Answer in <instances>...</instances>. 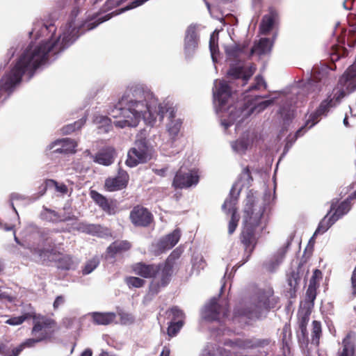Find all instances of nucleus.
Wrapping results in <instances>:
<instances>
[{
  "label": "nucleus",
  "mask_w": 356,
  "mask_h": 356,
  "mask_svg": "<svg viewBox=\"0 0 356 356\" xmlns=\"http://www.w3.org/2000/svg\"><path fill=\"white\" fill-rule=\"evenodd\" d=\"M170 111V118L175 116L174 109L167 104H159L157 99L149 91L144 90L139 86L129 87L122 98L109 112L113 118H122L115 120V127H136L140 119L143 118L147 124L153 126L159 117V120H163L166 113ZM180 120H172L168 127L170 134L177 135L181 127Z\"/></svg>",
  "instance_id": "obj_1"
},
{
  "label": "nucleus",
  "mask_w": 356,
  "mask_h": 356,
  "mask_svg": "<svg viewBox=\"0 0 356 356\" xmlns=\"http://www.w3.org/2000/svg\"><path fill=\"white\" fill-rule=\"evenodd\" d=\"M68 30L63 31L62 35L55 37L56 28L54 24L49 26L38 23L34 25L31 34L35 33V38L47 37V40H42L38 46L33 47L30 44L20 56L24 58L26 63L34 72L41 65L48 60V54L52 52L56 54L67 48L74 41V30L71 24L67 25Z\"/></svg>",
  "instance_id": "obj_2"
},
{
  "label": "nucleus",
  "mask_w": 356,
  "mask_h": 356,
  "mask_svg": "<svg viewBox=\"0 0 356 356\" xmlns=\"http://www.w3.org/2000/svg\"><path fill=\"white\" fill-rule=\"evenodd\" d=\"M182 250L179 248L175 249L163 263L147 264L136 262L131 266V272L142 278H154L149 283L148 293L157 295L161 289L166 287L171 282L174 267L180 258Z\"/></svg>",
  "instance_id": "obj_3"
},
{
  "label": "nucleus",
  "mask_w": 356,
  "mask_h": 356,
  "mask_svg": "<svg viewBox=\"0 0 356 356\" xmlns=\"http://www.w3.org/2000/svg\"><path fill=\"white\" fill-rule=\"evenodd\" d=\"M266 210L264 204H259L253 195H248L243 211V225L259 229L261 232L268 222Z\"/></svg>",
  "instance_id": "obj_4"
},
{
  "label": "nucleus",
  "mask_w": 356,
  "mask_h": 356,
  "mask_svg": "<svg viewBox=\"0 0 356 356\" xmlns=\"http://www.w3.org/2000/svg\"><path fill=\"white\" fill-rule=\"evenodd\" d=\"M25 73H28L30 78L34 74V72L24 60V58L20 56L10 71L6 73L0 80V98L5 92L10 95L13 92L15 86L21 83L22 76Z\"/></svg>",
  "instance_id": "obj_5"
},
{
  "label": "nucleus",
  "mask_w": 356,
  "mask_h": 356,
  "mask_svg": "<svg viewBox=\"0 0 356 356\" xmlns=\"http://www.w3.org/2000/svg\"><path fill=\"white\" fill-rule=\"evenodd\" d=\"M201 172L199 168L188 169L181 166L175 172L172 181L175 190H187L195 187L200 182Z\"/></svg>",
  "instance_id": "obj_6"
},
{
  "label": "nucleus",
  "mask_w": 356,
  "mask_h": 356,
  "mask_svg": "<svg viewBox=\"0 0 356 356\" xmlns=\"http://www.w3.org/2000/svg\"><path fill=\"white\" fill-rule=\"evenodd\" d=\"M229 308L226 301L218 302L216 298H211L202 311V318L210 322L221 321L229 315Z\"/></svg>",
  "instance_id": "obj_7"
},
{
  "label": "nucleus",
  "mask_w": 356,
  "mask_h": 356,
  "mask_svg": "<svg viewBox=\"0 0 356 356\" xmlns=\"http://www.w3.org/2000/svg\"><path fill=\"white\" fill-rule=\"evenodd\" d=\"M259 238L257 234V229L243 225V228L238 236V239L240 243L244 248V254L245 257L236 264L238 267L243 266L250 259L258 243Z\"/></svg>",
  "instance_id": "obj_8"
},
{
  "label": "nucleus",
  "mask_w": 356,
  "mask_h": 356,
  "mask_svg": "<svg viewBox=\"0 0 356 356\" xmlns=\"http://www.w3.org/2000/svg\"><path fill=\"white\" fill-rule=\"evenodd\" d=\"M31 318L33 321V326L31 330L32 335H38L40 337L45 335V340L50 339L56 327V321L47 316L36 314L35 312H31Z\"/></svg>",
  "instance_id": "obj_9"
},
{
  "label": "nucleus",
  "mask_w": 356,
  "mask_h": 356,
  "mask_svg": "<svg viewBox=\"0 0 356 356\" xmlns=\"http://www.w3.org/2000/svg\"><path fill=\"white\" fill-rule=\"evenodd\" d=\"M278 303L279 298L275 296L273 291L262 292L259 294L257 302L254 305V308L244 314L249 317H250V316H257L262 310L274 309Z\"/></svg>",
  "instance_id": "obj_10"
},
{
  "label": "nucleus",
  "mask_w": 356,
  "mask_h": 356,
  "mask_svg": "<svg viewBox=\"0 0 356 356\" xmlns=\"http://www.w3.org/2000/svg\"><path fill=\"white\" fill-rule=\"evenodd\" d=\"M270 343L268 339L252 338H237L235 339H229L225 344L232 348H238L242 350L257 349L264 348Z\"/></svg>",
  "instance_id": "obj_11"
},
{
  "label": "nucleus",
  "mask_w": 356,
  "mask_h": 356,
  "mask_svg": "<svg viewBox=\"0 0 356 356\" xmlns=\"http://www.w3.org/2000/svg\"><path fill=\"white\" fill-rule=\"evenodd\" d=\"M129 218L136 227H147L154 222L153 214L141 205L135 206L130 212Z\"/></svg>",
  "instance_id": "obj_12"
},
{
  "label": "nucleus",
  "mask_w": 356,
  "mask_h": 356,
  "mask_svg": "<svg viewBox=\"0 0 356 356\" xmlns=\"http://www.w3.org/2000/svg\"><path fill=\"white\" fill-rule=\"evenodd\" d=\"M77 142L66 138L58 139L51 143L48 149L51 154H74L76 152Z\"/></svg>",
  "instance_id": "obj_13"
},
{
  "label": "nucleus",
  "mask_w": 356,
  "mask_h": 356,
  "mask_svg": "<svg viewBox=\"0 0 356 356\" xmlns=\"http://www.w3.org/2000/svg\"><path fill=\"white\" fill-rule=\"evenodd\" d=\"M129 181V174L120 168L115 177H109L104 182V189L108 192H114L125 188Z\"/></svg>",
  "instance_id": "obj_14"
},
{
  "label": "nucleus",
  "mask_w": 356,
  "mask_h": 356,
  "mask_svg": "<svg viewBox=\"0 0 356 356\" xmlns=\"http://www.w3.org/2000/svg\"><path fill=\"white\" fill-rule=\"evenodd\" d=\"M305 273V266L303 263H300L296 268L292 269L291 271L287 274V284L289 286L287 293L290 298L296 297L300 281Z\"/></svg>",
  "instance_id": "obj_15"
},
{
  "label": "nucleus",
  "mask_w": 356,
  "mask_h": 356,
  "mask_svg": "<svg viewBox=\"0 0 356 356\" xmlns=\"http://www.w3.org/2000/svg\"><path fill=\"white\" fill-rule=\"evenodd\" d=\"M353 199L352 195L348 196L343 201L339 202L338 198H334L330 202L329 214H331L337 220L347 214L351 209V201Z\"/></svg>",
  "instance_id": "obj_16"
},
{
  "label": "nucleus",
  "mask_w": 356,
  "mask_h": 356,
  "mask_svg": "<svg viewBox=\"0 0 356 356\" xmlns=\"http://www.w3.org/2000/svg\"><path fill=\"white\" fill-rule=\"evenodd\" d=\"M90 196L102 211L108 215H113L116 213V200L108 199L104 195L95 190L90 191Z\"/></svg>",
  "instance_id": "obj_17"
},
{
  "label": "nucleus",
  "mask_w": 356,
  "mask_h": 356,
  "mask_svg": "<svg viewBox=\"0 0 356 356\" xmlns=\"http://www.w3.org/2000/svg\"><path fill=\"white\" fill-rule=\"evenodd\" d=\"M181 237V232L179 229H175L172 232L162 237L157 243V248L160 253L172 249L179 242Z\"/></svg>",
  "instance_id": "obj_18"
},
{
  "label": "nucleus",
  "mask_w": 356,
  "mask_h": 356,
  "mask_svg": "<svg viewBox=\"0 0 356 356\" xmlns=\"http://www.w3.org/2000/svg\"><path fill=\"white\" fill-rule=\"evenodd\" d=\"M230 97L231 88L229 84L225 81H220L216 86V90L213 92V97L221 109L227 104Z\"/></svg>",
  "instance_id": "obj_19"
},
{
  "label": "nucleus",
  "mask_w": 356,
  "mask_h": 356,
  "mask_svg": "<svg viewBox=\"0 0 356 356\" xmlns=\"http://www.w3.org/2000/svg\"><path fill=\"white\" fill-rule=\"evenodd\" d=\"M132 247L131 242L127 240L115 241H113L106 250V253L111 258L115 257L118 254L129 251Z\"/></svg>",
  "instance_id": "obj_20"
},
{
  "label": "nucleus",
  "mask_w": 356,
  "mask_h": 356,
  "mask_svg": "<svg viewBox=\"0 0 356 356\" xmlns=\"http://www.w3.org/2000/svg\"><path fill=\"white\" fill-rule=\"evenodd\" d=\"M277 17L278 14L277 11L273 8H270L269 13L265 15L261 19L259 25L260 33L263 35L268 34L273 29L275 21Z\"/></svg>",
  "instance_id": "obj_21"
},
{
  "label": "nucleus",
  "mask_w": 356,
  "mask_h": 356,
  "mask_svg": "<svg viewBox=\"0 0 356 356\" xmlns=\"http://www.w3.org/2000/svg\"><path fill=\"white\" fill-rule=\"evenodd\" d=\"M248 45V42H243L242 44H234L227 47L225 49L226 55L230 59L238 60L241 56L247 54Z\"/></svg>",
  "instance_id": "obj_22"
},
{
  "label": "nucleus",
  "mask_w": 356,
  "mask_h": 356,
  "mask_svg": "<svg viewBox=\"0 0 356 356\" xmlns=\"http://www.w3.org/2000/svg\"><path fill=\"white\" fill-rule=\"evenodd\" d=\"M255 67H250L247 71L244 70L243 67L232 66L227 72V75L232 79H242L245 84L250 78L253 75Z\"/></svg>",
  "instance_id": "obj_23"
},
{
  "label": "nucleus",
  "mask_w": 356,
  "mask_h": 356,
  "mask_svg": "<svg viewBox=\"0 0 356 356\" xmlns=\"http://www.w3.org/2000/svg\"><path fill=\"white\" fill-rule=\"evenodd\" d=\"M274 102L273 99H268L262 101L254 106H252L247 112L245 113V111L248 109V106H246L245 104L239 108L238 111H240V115H237L236 118H239L242 116V119L250 116L251 114L254 113H259L263 111L265 108L272 105Z\"/></svg>",
  "instance_id": "obj_24"
},
{
  "label": "nucleus",
  "mask_w": 356,
  "mask_h": 356,
  "mask_svg": "<svg viewBox=\"0 0 356 356\" xmlns=\"http://www.w3.org/2000/svg\"><path fill=\"white\" fill-rule=\"evenodd\" d=\"M132 154L134 156H149L151 154V149L148 146L145 138L136 140L134 147L129 150L127 156H131Z\"/></svg>",
  "instance_id": "obj_25"
},
{
  "label": "nucleus",
  "mask_w": 356,
  "mask_h": 356,
  "mask_svg": "<svg viewBox=\"0 0 356 356\" xmlns=\"http://www.w3.org/2000/svg\"><path fill=\"white\" fill-rule=\"evenodd\" d=\"M33 254H37L42 262L47 264L49 262L54 261L56 257H58L60 252H58L55 248L49 249L35 248L33 251Z\"/></svg>",
  "instance_id": "obj_26"
},
{
  "label": "nucleus",
  "mask_w": 356,
  "mask_h": 356,
  "mask_svg": "<svg viewBox=\"0 0 356 356\" xmlns=\"http://www.w3.org/2000/svg\"><path fill=\"white\" fill-rule=\"evenodd\" d=\"M91 316L93 323L96 325H107L116 318V314L114 312H93Z\"/></svg>",
  "instance_id": "obj_27"
},
{
  "label": "nucleus",
  "mask_w": 356,
  "mask_h": 356,
  "mask_svg": "<svg viewBox=\"0 0 356 356\" xmlns=\"http://www.w3.org/2000/svg\"><path fill=\"white\" fill-rule=\"evenodd\" d=\"M198 36L195 27L190 26L186 31L185 36V49L188 51H194L198 44Z\"/></svg>",
  "instance_id": "obj_28"
},
{
  "label": "nucleus",
  "mask_w": 356,
  "mask_h": 356,
  "mask_svg": "<svg viewBox=\"0 0 356 356\" xmlns=\"http://www.w3.org/2000/svg\"><path fill=\"white\" fill-rule=\"evenodd\" d=\"M271 43L268 38H261L250 49L248 57H252L255 53L262 55L268 53L271 49Z\"/></svg>",
  "instance_id": "obj_29"
},
{
  "label": "nucleus",
  "mask_w": 356,
  "mask_h": 356,
  "mask_svg": "<svg viewBox=\"0 0 356 356\" xmlns=\"http://www.w3.org/2000/svg\"><path fill=\"white\" fill-rule=\"evenodd\" d=\"M323 75L321 74L317 69L312 70V74L311 78L309 79L306 87L308 90H311L312 92H318L321 90L322 88V80Z\"/></svg>",
  "instance_id": "obj_30"
},
{
  "label": "nucleus",
  "mask_w": 356,
  "mask_h": 356,
  "mask_svg": "<svg viewBox=\"0 0 356 356\" xmlns=\"http://www.w3.org/2000/svg\"><path fill=\"white\" fill-rule=\"evenodd\" d=\"M337 220L331 215L327 213L323 217L320 221L317 229H316L314 236L317 234L325 233L332 225H334Z\"/></svg>",
  "instance_id": "obj_31"
},
{
  "label": "nucleus",
  "mask_w": 356,
  "mask_h": 356,
  "mask_svg": "<svg viewBox=\"0 0 356 356\" xmlns=\"http://www.w3.org/2000/svg\"><path fill=\"white\" fill-rule=\"evenodd\" d=\"M310 313L308 311L298 315V327L302 334V340L308 342V333L307 326L309 321Z\"/></svg>",
  "instance_id": "obj_32"
},
{
  "label": "nucleus",
  "mask_w": 356,
  "mask_h": 356,
  "mask_svg": "<svg viewBox=\"0 0 356 356\" xmlns=\"http://www.w3.org/2000/svg\"><path fill=\"white\" fill-rule=\"evenodd\" d=\"M290 245H291V243L289 241H288L285 244V245L280 248L277 251V252L273 255V257L270 262V266L271 268H275V267L278 266L283 261Z\"/></svg>",
  "instance_id": "obj_33"
},
{
  "label": "nucleus",
  "mask_w": 356,
  "mask_h": 356,
  "mask_svg": "<svg viewBox=\"0 0 356 356\" xmlns=\"http://www.w3.org/2000/svg\"><path fill=\"white\" fill-rule=\"evenodd\" d=\"M321 115H322L320 114V113H318L317 110H316L315 112L311 113L305 123V125L300 128L296 131L295 135V139L303 135L305 127H308L309 129L314 127L319 121V118Z\"/></svg>",
  "instance_id": "obj_34"
},
{
  "label": "nucleus",
  "mask_w": 356,
  "mask_h": 356,
  "mask_svg": "<svg viewBox=\"0 0 356 356\" xmlns=\"http://www.w3.org/2000/svg\"><path fill=\"white\" fill-rule=\"evenodd\" d=\"M57 263V268L61 270H68L72 268L74 264L72 257L69 254H63L60 253L58 257H56L54 261Z\"/></svg>",
  "instance_id": "obj_35"
},
{
  "label": "nucleus",
  "mask_w": 356,
  "mask_h": 356,
  "mask_svg": "<svg viewBox=\"0 0 356 356\" xmlns=\"http://www.w3.org/2000/svg\"><path fill=\"white\" fill-rule=\"evenodd\" d=\"M322 337V325L318 321H313L312 323L311 337L312 343L318 346Z\"/></svg>",
  "instance_id": "obj_36"
},
{
  "label": "nucleus",
  "mask_w": 356,
  "mask_h": 356,
  "mask_svg": "<svg viewBox=\"0 0 356 356\" xmlns=\"http://www.w3.org/2000/svg\"><path fill=\"white\" fill-rule=\"evenodd\" d=\"M167 313L168 314V317L170 318V322L185 323V314L178 307H172L168 310Z\"/></svg>",
  "instance_id": "obj_37"
},
{
  "label": "nucleus",
  "mask_w": 356,
  "mask_h": 356,
  "mask_svg": "<svg viewBox=\"0 0 356 356\" xmlns=\"http://www.w3.org/2000/svg\"><path fill=\"white\" fill-rule=\"evenodd\" d=\"M338 356H356L355 345L349 337L343 339V350Z\"/></svg>",
  "instance_id": "obj_38"
},
{
  "label": "nucleus",
  "mask_w": 356,
  "mask_h": 356,
  "mask_svg": "<svg viewBox=\"0 0 356 356\" xmlns=\"http://www.w3.org/2000/svg\"><path fill=\"white\" fill-rule=\"evenodd\" d=\"M248 138H239L231 143L232 148L236 154H244L249 147Z\"/></svg>",
  "instance_id": "obj_39"
},
{
  "label": "nucleus",
  "mask_w": 356,
  "mask_h": 356,
  "mask_svg": "<svg viewBox=\"0 0 356 356\" xmlns=\"http://www.w3.org/2000/svg\"><path fill=\"white\" fill-rule=\"evenodd\" d=\"M86 120L82 118L74 122V123L67 124L63 127L60 129L61 134L63 135L71 134L75 131L80 129L83 126Z\"/></svg>",
  "instance_id": "obj_40"
},
{
  "label": "nucleus",
  "mask_w": 356,
  "mask_h": 356,
  "mask_svg": "<svg viewBox=\"0 0 356 356\" xmlns=\"http://www.w3.org/2000/svg\"><path fill=\"white\" fill-rule=\"evenodd\" d=\"M44 212L40 214L42 220L52 222L63 221V220L60 219V215L54 210L47 208H44Z\"/></svg>",
  "instance_id": "obj_41"
},
{
  "label": "nucleus",
  "mask_w": 356,
  "mask_h": 356,
  "mask_svg": "<svg viewBox=\"0 0 356 356\" xmlns=\"http://www.w3.org/2000/svg\"><path fill=\"white\" fill-rule=\"evenodd\" d=\"M31 312H26L19 316H12L5 321V323L15 326L22 325L26 320L31 319Z\"/></svg>",
  "instance_id": "obj_42"
},
{
  "label": "nucleus",
  "mask_w": 356,
  "mask_h": 356,
  "mask_svg": "<svg viewBox=\"0 0 356 356\" xmlns=\"http://www.w3.org/2000/svg\"><path fill=\"white\" fill-rule=\"evenodd\" d=\"M237 199L236 197H234L232 195L227 198L222 206V209L227 213H230L231 215L234 212L237 213V209L236 207Z\"/></svg>",
  "instance_id": "obj_43"
},
{
  "label": "nucleus",
  "mask_w": 356,
  "mask_h": 356,
  "mask_svg": "<svg viewBox=\"0 0 356 356\" xmlns=\"http://www.w3.org/2000/svg\"><path fill=\"white\" fill-rule=\"evenodd\" d=\"M54 186L56 187V189L57 191L62 193L63 194H66L68 191L67 186L65 184H61L59 185L58 183L54 179H47L45 181L44 186H43V188H42L43 193H42V195H43L45 193L47 188L48 186Z\"/></svg>",
  "instance_id": "obj_44"
},
{
  "label": "nucleus",
  "mask_w": 356,
  "mask_h": 356,
  "mask_svg": "<svg viewBox=\"0 0 356 356\" xmlns=\"http://www.w3.org/2000/svg\"><path fill=\"white\" fill-rule=\"evenodd\" d=\"M125 283L129 288H141L143 287L146 283L145 280L141 277L130 276L125 278Z\"/></svg>",
  "instance_id": "obj_45"
},
{
  "label": "nucleus",
  "mask_w": 356,
  "mask_h": 356,
  "mask_svg": "<svg viewBox=\"0 0 356 356\" xmlns=\"http://www.w3.org/2000/svg\"><path fill=\"white\" fill-rule=\"evenodd\" d=\"M79 229L82 230L83 232H85L86 234L95 235L100 232L101 226L98 225H94V224L81 223L79 225Z\"/></svg>",
  "instance_id": "obj_46"
},
{
  "label": "nucleus",
  "mask_w": 356,
  "mask_h": 356,
  "mask_svg": "<svg viewBox=\"0 0 356 356\" xmlns=\"http://www.w3.org/2000/svg\"><path fill=\"white\" fill-rule=\"evenodd\" d=\"M184 325V323L169 322L167 328V334L170 338L176 337Z\"/></svg>",
  "instance_id": "obj_47"
},
{
  "label": "nucleus",
  "mask_w": 356,
  "mask_h": 356,
  "mask_svg": "<svg viewBox=\"0 0 356 356\" xmlns=\"http://www.w3.org/2000/svg\"><path fill=\"white\" fill-rule=\"evenodd\" d=\"M335 106V103L333 102V99H330L328 97L326 99L321 102L319 106L317 108V111L320 114L326 115L330 111V108Z\"/></svg>",
  "instance_id": "obj_48"
},
{
  "label": "nucleus",
  "mask_w": 356,
  "mask_h": 356,
  "mask_svg": "<svg viewBox=\"0 0 356 356\" xmlns=\"http://www.w3.org/2000/svg\"><path fill=\"white\" fill-rule=\"evenodd\" d=\"M239 221V216L236 212H234L231 215L230 220L228 223V234H232L238 227Z\"/></svg>",
  "instance_id": "obj_49"
},
{
  "label": "nucleus",
  "mask_w": 356,
  "mask_h": 356,
  "mask_svg": "<svg viewBox=\"0 0 356 356\" xmlns=\"http://www.w3.org/2000/svg\"><path fill=\"white\" fill-rule=\"evenodd\" d=\"M118 314L120 316V323L122 325H131L135 321L134 316L131 314L120 311L118 312Z\"/></svg>",
  "instance_id": "obj_50"
},
{
  "label": "nucleus",
  "mask_w": 356,
  "mask_h": 356,
  "mask_svg": "<svg viewBox=\"0 0 356 356\" xmlns=\"http://www.w3.org/2000/svg\"><path fill=\"white\" fill-rule=\"evenodd\" d=\"M46 336H42L41 337L38 335L35 336V338H31L26 339L25 341L22 343V346L24 348H31L35 346L37 343L41 342L45 340Z\"/></svg>",
  "instance_id": "obj_51"
},
{
  "label": "nucleus",
  "mask_w": 356,
  "mask_h": 356,
  "mask_svg": "<svg viewBox=\"0 0 356 356\" xmlns=\"http://www.w3.org/2000/svg\"><path fill=\"white\" fill-rule=\"evenodd\" d=\"M346 92L348 93L346 90L345 91L343 89L334 88L332 92L333 97H332L331 95L329 97L330 99H333V102L336 105L346 96Z\"/></svg>",
  "instance_id": "obj_52"
},
{
  "label": "nucleus",
  "mask_w": 356,
  "mask_h": 356,
  "mask_svg": "<svg viewBox=\"0 0 356 356\" xmlns=\"http://www.w3.org/2000/svg\"><path fill=\"white\" fill-rule=\"evenodd\" d=\"M147 158V157H127L125 163L127 166L133 168L139 163H146Z\"/></svg>",
  "instance_id": "obj_53"
},
{
  "label": "nucleus",
  "mask_w": 356,
  "mask_h": 356,
  "mask_svg": "<svg viewBox=\"0 0 356 356\" xmlns=\"http://www.w3.org/2000/svg\"><path fill=\"white\" fill-rule=\"evenodd\" d=\"M99 261L97 259L89 260L83 269V274L87 275L94 270L98 266Z\"/></svg>",
  "instance_id": "obj_54"
},
{
  "label": "nucleus",
  "mask_w": 356,
  "mask_h": 356,
  "mask_svg": "<svg viewBox=\"0 0 356 356\" xmlns=\"http://www.w3.org/2000/svg\"><path fill=\"white\" fill-rule=\"evenodd\" d=\"M322 278V272L316 269L313 272V275L309 280V286L318 287V282Z\"/></svg>",
  "instance_id": "obj_55"
},
{
  "label": "nucleus",
  "mask_w": 356,
  "mask_h": 356,
  "mask_svg": "<svg viewBox=\"0 0 356 356\" xmlns=\"http://www.w3.org/2000/svg\"><path fill=\"white\" fill-rule=\"evenodd\" d=\"M254 80H255V83L250 87L249 90H259L261 88V86H263L264 89L266 88L267 85H266V83L265 82L262 76H261V75L256 76Z\"/></svg>",
  "instance_id": "obj_56"
},
{
  "label": "nucleus",
  "mask_w": 356,
  "mask_h": 356,
  "mask_svg": "<svg viewBox=\"0 0 356 356\" xmlns=\"http://www.w3.org/2000/svg\"><path fill=\"white\" fill-rule=\"evenodd\" d=\"M241 179H244L248 185H250L253 181V178L252 177L250 168L248 166L243 168L241 174Z\"/></svg>",
  "instance_id": "obj_57"
},
{
  "label": "nucleus",
  "mask_w": 356,
  "mask_h": 356,
  "mask_svg": "<svg viewBox=\"0 0 356 356\" xmlns=\"http://www.w3.org/2000/svg\"><path fill=\"white\" fill-rule=\"evenodd\" d=\"M94 162L104 165L106 166L110 165L113 163V157H93Z\"/></svg>",
  "instance_id": "obj_58"
},
{
  "label": "nucleus",
  "mask_w": 356,
  "mask_h": 356,
  "mask_svg": "<svg viewBox=\"0 0 356 356\" xmlns=\"http://www.w3.org/2000/svg\"><path fill=\"white\" fill-rule=\"evenodd\" d=\"M209 49L212 56L213 59H214L215 54L218 51V42L215 41V38L213 35H211L209 40Z\"/></svg>",
  "instance_id": "obj_59"
},
{
  "label": "nucleus",
  "mask_w": 356,
  "mask_h": 356,
  "mask_svg": "<svg viewBox=\"0 0 356 356\" xmlns=\"http://www.w3.org/2000/svg\"><path fill=\"white\" fill-rule=\"evenodd\" d=\"M318 287L308 286V289L306 292L307 298L313 302L316 297V289Z\"/></svg>",
  "instance_id": "obj_60"
},
{
  "label": "nucleus",
  "mask_w": 356,
  "mask_h": 356,
  "mask_svg": "<svg viewBox=\"0 0 356 356\" xmlns=\"http://www.w3.org/2000/svg\"><path fill=\"white\" fill-rule=\"evenodd\" d=\"M116 154L115 149L113 147H106L104 152L96 154V156H114Z\"/></svg>",
  "instance_id": "obj_61"
},
{
  "label": "nucleus",
  "mask_w": 356,
  "mask_h": 356,
  "mask_svg": "<svg viewBox=\"0 0 356 356\" xmlns=\"http://www.w3.org/2000/svg\"><path fill=\"white\" fill-rule=\"evenodd\" d=\"M352 293L356 296V265L351 275Z\"/></svg>",
  "instance_id": "obj_62"
},
{
  "label": "nucleus",
  "mask_w": 356,
  "mask_h": 356,
  "mask_svg": "<svg viewBox=\"0 0 356 356\" xmlns=\"http://www.w3.org/2000/svg\"><path fill=\"white\" fill-rule=\"evenodd\" d=\"M65 302V298L63 296H58L53 304V307L54 309H56L59 307L60 305H63Z\"/></svg>",
  "instance_id": "obj_63"
},
{
  "label": "nucleus",
  "mask_w": 356,
  "mask_h": 356,
  "mask_svg": "<svg viewBox=\"0 0 356 356\" xmlns=\"http://www.w3.org/2000/svg\"><path fill=\"white\" fill-rule=\"evenodd\" d=\"M24 350L22 344L12 350V353L9 356H18L21 352Z\"/></svg>",
  "instance_id": "obj_64"
}]
</instances>
